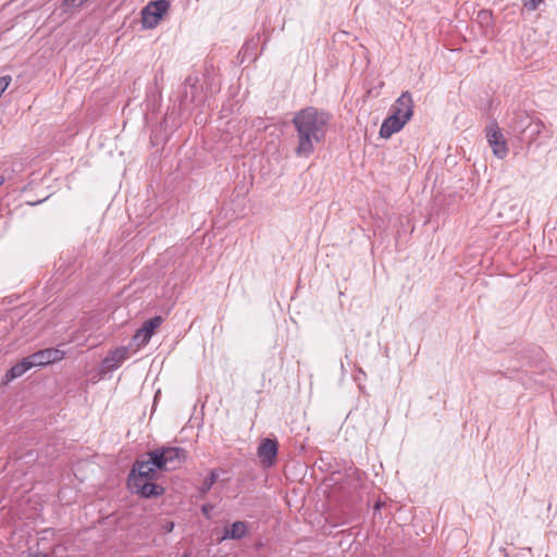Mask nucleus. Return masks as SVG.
I'll use <instances>...</instances> for the list:
<instances>
[{"label": "nucleus", "instance_id": "obj_19", "mask_svg": "<svg viewBox=\"0 0 557 557\" xmlns=\"http://www.w3.org/2000/svg\"><path fill=\"white\" fill-rule=\"evenodd\" d=\"M528 11H535L544 0H521Z\"/></svg>", "mask_w": 557, "mask_h": 557}, {"label": "nucleus", "instance_id": "obj_11", "mask_svg": "<svg viewBox=\"0 0 557 557\" xmlns=\"http://www.w3.org/2000/svg\"><path fill=\"white\" fill-rule=\"evenodd\" d=\"M128 358V348L119 347L109 352L102 360V370L106 372L117 369Z\"/></svg>", "mask_w": 557, "mask_h": 557}, {"label": "nucleus", "instance_id": "obj_10", "mask_svg": "<svg viewBox=\"0 0 557 557\" xmlns=\"http://www.w3.org/2000/svg\"><path fill=\"white\" fill-rule=\"evenodd\" d=\"M132 486L141 497L145 498L160 496L164 493L163 486L152 481H141L140 479H132Z\"/></svg>", "mask_w": 557, "mask_h": 557}, {"label": "nucleus", "instance_id": "obj_22", "mask_svg": "<svg viewBox=\"0 0 557 557\" xmlns=\"http://www.w3.org/2000/svg\"><path fill=\"white\" fill-rule=\"evenodd\" d=\"M174 529V522L173 521H168L164 525H163V530L165 533H170L172 532Z\"/></svg>", "mask_w": 557, "mask_h": 557}, {"label": "nucleus", "instance_id": "obj_21", "mask_svg": "<svg viewBox=\"0 0 557 557\" xmlns=\"http://www.w3.org/2000/svg\"><path fill=\"white\" fill-rule=\"evenodd\" d=\"M214 506L211 504H205L201 507V512L207 519L211 518V511L213 510Z\"/></svg>", "mask_w": 557, "mask_h": 557}, {"label": "nucleus", "instance_id": "obj_12", "mask_svg": "<svg viewBox=\"0 0 557 557\" xmlns=\"http://www.w3.org/2000/svg\"><path fill=\"white\" fill-rule=\"evenodd\" d=\"M407 123L408 122L404 119L391 113V115L383 121L380 127V136L382 138H389L393 134L403 129Z\"/></svg>", "mask_w": 557, "mask_h": 557}, {"label": "nucleus", "instance_id": "obj_6", "mask_svg": "<svg viewBox=\"0 0 557 557\" xmlns=\"http://www.w3.org/2000/svg\"><path fill=\"white\" fill-rule=\"evenodd\" d=\"M486 138L488 141V145L493 149V153L499 158L504 159L508 153V148L506 140L504 139V136L496 123H491L486 127Z\"/></svg>", "mask_w": 557, "mask_h": 557}, {"label": "nucleus", "instance_id": "obj_23", "mask_svg": "<svg viewBox=\"0 0 557 557\" xmlns=\"http://www.w3.org/2000/svg\"><path fill=\"white\" fill-rule=\"evenodd\" d=\"M27 557H47L46 554H28Z\"/></svg>", "mask_w": 557, "mask_h": 557}, {"label": "nucleus", "instance_id": "obj_7", "mask_svg": "<svg viewBox=\"0 0 557 557\" xmlns=\"http://www.w3.org/2000/svg\"><path fill=\"white\" fill-rule=\"evenodd\" d=\"M278 450V443L276 438H262L258 449L257 456L259 457L263 467L269 468L275 465Z\"/></svg>", "mask_w": 557, "mask_h": 557}, {"label": "nucleus", "instance_id": "obj_18", "mask_svg": "<svg viewBox=\"0 0 557 557\" xmlns=\"http://www.w3.org/2000/svg\"><path fill=\"white\" fill-rule=\"evenodd\" d=\"M219 475L215 471H211L209 473V475L203 480L202 482V486H201V492L202 493H207L211 490V487L213 486V484L216 482Z\"/></svg>", "mask_w": 557, "mask_h": 557}, {"label": "nucleus", "instance_id": "obj_17", "mask_svg": "<svg viewBox=\"0 0 557 557\" xmlns=\"http://www.w3.org/2000/svg\"><path fill=\"white\" fill-rule=\"evenodd\" d=\"M543 127L544 125L540 120H532L529 125V132L523 135L528 136L530 141H534L535 138L541 134Z\"/></svg>", "mask_w": 557, "mask_h": 557}, {"label": "nucleus", "instance_id": "obj_2", "mask_svg": "<svg viewBox=\"0 0 557 557\" xmlns=\"http://www.w3.org/2000/svg\"><path fill=\"white\" fill-rule=\"evenodd\" d=\"M152 463L159 470L173 471L178 469L187 459V450L177 446H161L151 450Z\"/></svg>", "mask_w": 557, "mask_h": 557}, {"label": "nucleus", "instance_id": "obj_15", "mask_svg": "<svg viewBox=\"0 0 557 557\" xmlns=\"http://www.w3.org/2000/svg\"><path fill=\"white\" fill-rule=\"evenodd\" d=\"M247 534V523L236 521L225 529L223 539L240 540Z\"/></svg>", "mask_w": 557, "mask_h": 557}, {"label": "nucleus", "instance_id": "obj_5", "mask_svg": "<svg viewBox=\"0 0 557 557\" xmlns=\"http://www.w3.org/2000/svg\"><path fill=\"white\" fill-rule=\"evenodd\" d=\"M163 322V318L161 315H156L147 321H145L140 329L136 331L133 336V343L137 348L146 346L156 330L160 327Z\"/></svg>", "mask_w": 557, "mask_h": 557}, {"label": "nucleus", "instance_id": "obj_3", "mask_svg": "<svg viewBox=\"0 0 557 557\" xmlns=\"http://www.w3.org/2000/svg\"><path fill=\"white\" fill-rule=\"evenodd\" d=\"M169 0H156L149 2L141 11V22L145 28H154L162 15L169 10Z\"/></svg>", "mask_w": 557, "mask_h": 557}, {"label": "nucleus", "instance_id": "obj_14", "mask_svg": "<svg viewBox=\"0 0 557 557\" xmlns=\"http://www.w3.org/2000/svg\"><path fill=\"white\" fill-rule=\"evenodd\" d=\"M198 77L189 75L185 78L184 82V90L182 92V101L183 102H196L197 101V92H198Z\"/></svg>", "mask_w": 557, "mask_h": 557}, {"label": "nucleus", "instance_id": "obj_8", "mask_svg": "<svg viewBox=\"0 0 557 557\" xmlns=\"http://www.w3.org/2000/svg\"><path fill=\"white\" fill-rule=\"evenodd\" d=\"M391 113L409 122L413 115V99L409 91H404L391 107Z\"/></svg>", "mask_w": 557, "mask_h": 557}, {"label": "nucleus", "instance_id": "obj_4", "mask_svg": "<svg viewBox=\"0 0 557 557\" xmlns=\"http://www.w3.org/2000/svg\"><path fill=\"white\" fill-rule=\"evenodd\" d=\"M147 460H136L133 465L129 482L132 483V479H140L141 481H153L157 475V470H159L152 463V453L149 450L147 453Z\"/></svg>", "mask_w": 557, "mask_h": 557}, {"label": "nucleus", "instance_id": "obj_1", "mask_svg": "<svg viewBox=\"0 0 557 557\" xmlns=\"http://www.w3.org/2000/svg\"><path fill=\"white\" fill-rule=\"evenodd\" d=\"M330 121V113L314 107H307L295 114L292 122L297 132V157L309 158L314 152L315 145L324 140Z\"/></svg>", "mask_w": 557, "mask_h": 557}, {"label": "nucleus", "instance_id": "obj_13", "mask_svg": "<svg viewBox=\"0 0 557 557\" xmlns=\"http://www.w3.org/2000/svg\"><path fill=\"white\" fill-rule=\"evenodd\" d=\"M533 119L524 111L515 112L509 126L512 132L517 134H527L529 132V125Z\"/></svg>", "mask_w": 557, "mask_h": 557}, {"label": "nucleus", "instance_id": "obj_16", "mask_svg": "<svg viewBox=\"0 0 557 557\" xmlns=\"http://www.w3.org/2000/svg\"><path fill=\"white\" fill-rule=\"evenodd\" d=\"M33 368L30 360L28 357L24 358L22 361L14 364L5 374L8 381L14 380L16 377L22 376L26 371Z\"/></svg>", "mask_w": 557, "mask_h": 557}, {"label": "nucleus", "instance_id": "obj_20", "mask_svg": "<svg viewBox=\"0 0 557 557\" xmlns=\"http://www.w3.org/2000/svg\"><path fill=\"white\" fill-rule=\"evenodd\" d=\"M88 0H63V4L69 9H77L81 8L84 3H86Z\"/></svg>", "mask_w": 557, "mask_h": 557}, {"label": "nucleus", "instance_id": "obj_24", "mask_svg": "<svg viewBox=\"0 0 557 557\" xmlns=\"http://www.w3.org/2000/svg\"><path fill=\"white\" fill-rule=\"evenodd\" d=\"M4 183V178L0 176V186Z\"/></svg>", "mask_w": 557, "mask_h": 557}, {"label": "nucleus", "instance_id": "obj_9", "mask_svg": "<svg viewBox=\"0 0 557 557\" xmlns=\"http://www.w3.org/2000/svg\"><path fill=\"white\" fill-rule=\"evenodd\" d=\"M65 352L58 348H46L38 350L28 356V360H30L33 368L34 367H44L49 363H53L60 361L64 358Z\"/></svg>", "mask_w": 557, "mask_h": 557}]
</instances>
